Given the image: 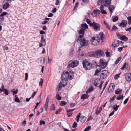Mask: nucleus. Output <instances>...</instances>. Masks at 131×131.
Instances as JSON below:
<instances>
[{
	"label": "nucleus",
	"instance_id": "obj_1",
	"mask_svg": "<svg viewBox=\"0 0 131 131\" xmlns=\"http://www.w3.org/2000/svg\"><path fill=\"white\" fill-rule=\"evenodd\" d=\"M88 54L90 57H94L96 58H98L99 56H103L105 55L104 53L102 51L99 50H96L94 52L89 53Z\"/></svg>",
	"mask_w": 131,
	"mask_h": 131
},
{
	"label": "nucleus",
	"instance_id": "obj_2",
	"mask_svg": "<svg viewBox=\"0 0 131 131\" xmlns=\"http://www.w3.org/2000/svg\"><path fill=\"white\" fill-rule=\"evenodd\" d=\"M103 83L104 81H102L100 78H98L94 80L93 85L95 87H99V89H101Z\"/></svg>",
	"mask_w": 131,
	"mask_h": 131
},
{
	"label": "nucleus",
	"instance_id": "obj_3",
	"mask_svg": "<svg viewBox=\"0 0 131 131\" xmlns=\"http://www.w3.org/2000/svg\"><path fill=\"white\" fill-rule=\"evenodd\" d=\"M82 64L83 67L86 70H89L91 69L92 67V64L86 60L83 61Z\"/></svg>",
	"mask_w": 131,
	"mask_h": 131
},
{
	"label": "nucleus",
	"instance_id": "obj_4",
	"mask_svg": "<svg viewBox=\"0 0 131 131\" xmlns=\"http://www.w3.org/2000/svg\"><path fill=\"white\" fill-rule=\"evenodd\" d=\"M77 42H80V44L81 47H86L89 45V41L86 40L85 38H80L79 40L77 41Z\"/></svg>",
	"mask_w": 131,
	"mask_h": 131
},
{
	"label": "nucleus",
	"instance_id": "obj_5",
	"mask_svg": "<svg viewBox=\"0 0 131 131\" xmlns=\"http://www.w3.org/2000/svg\"><path fill=\"white\" fill-rule=\"evenodd\" d=\"M100 39L97 36H94L91 38L90 41L91 43L94 45H97L99 44Z\"/></svg>",
	"mask_w": 131,
	"mask_h": 131
},
{
	"label": "nucleus",
	"instance_id": "obj_6",
	"mask_svg": "<svg viewBox=\"0 0 131 131\" xmlns=\"http://www.w3.org/2000/svg\"><path fill=\"white\" fill-rule=\"evenodd\" d=\"M79 63V61L77 60H75L73 61H72V60H70L68 63L67 67L69 68L71 67L72 68H74L77 66Z\"/></svg>",
	"mask_w": 131,
	"mask_h": 131
},
{
	"label": "nucleus",
	"instance_id": "obj_7",
	"mask_svg": "<svg viewBox=\"0 0 131 131\" xmlns=\"http://www.w3.org/2000/svg\"><path fill=\"white\" fill-rule=\"evenodd\" d=\"M69 75V73L68 71H64L61 75V78L62 80L63 81H67Z\"/></svg>",
	"mask_w": 131,
	"mask_h": 131
},
{
	"label": "nucleus",
	"instance_id": "obj_8",
	"mask_svg": "<svg viewBox=\"0 0 131 131\" xmlns=\"http://www.w3.org/2000/svg\"><path fill=\"white\" fill-rule=\"evenodd\" d=\"M84 29L83 28H81L80 29L78 32L79 35L76 40V41H78L79 39H80V38H83V36L84 35Z\"/></svg>",
	"mask_w": 131,
	"mask_h": 131
},
{
	"label": "nucleus",
	"instance_id": "obj_9",
	"mask_svg": "<svg viewBox=\"0 0 131 131\" xmlns=\"http://www.w3.org/2000/svg\"><path fill=\"white\" fill-rule=\"evenodd\" d=\"M107 66V64L106 63L104 62L102 59H100L99 61L98 66H99L100 68L103 69L105 68Z\"/></svg>",
	"mask_w": 131,
	"mask_h": 131
},
{
	"label": "nucleus",
	"instance_id": "obj_10",
	"mask_svg": "<svg viewBox=\"0 0 131 131\" xmlns=\"http://www.w3.org/2000/svg\"><path fill=\"white\" fill-rule=\"evenodd\" d=\"M91 27L93 28L95 30L100 31V25L97 23L93 22V24Z\"/></svg>",
	"mask_w": 131,
	"mask_h": 131
},
{
	"label": "nucleus",
	"instance_id": "obj_11",
	"mask_svg": "<svg viewBox=\"0 0 131 131\" xmlns=\"http://www.w3.org/2000/svg\"><path fill=\"white\" fill-rule=\"evenodd\" d=\"M107 72V71L106 70H103L101 71L100 76L101 78L103 79L107 77L106 74Z\"/></svg>",
	"mask_w": 131,
	"mask_h": 131
},
{
	"label": "nucleus",
	"instance_id": "obj_12",
	"mask_svg": "<svg viewBox=\"0 0 131 131\" xmlns=\"http://www.w3.org/2000/svg\"><path fill=\"white\" fill-rule=\"evenodd\" d=\"M115 85L113 83H112L110 85L108 89V92L110 93H112L114 89Z\"/></svg>",
	"mask_w": 131,
	"mask_h": 131
},
{
	"label": "nucleus",
	"instance_id": "obj_13",
	"mask_svg": "<svg viewBox=\"0 0 131 131\" xmlns=\"http://www.w3.org/2000/svg\"><path fill=\"white\" fill-rule=\"evenodd\" d=\"M111 0H105L103 2V5L107 7L109 6L111 4Z\"/></svg>",
	"mask_w": 131,
	"mask_h": 131
},
{
	"label": "nucleus",
	"instance_id": "obj_14",
	"mask_svg": "<svg viewBox=\"0 0 131 131\" xmlns=\"http://www.w3.org/2000/svg\"><path fill=\"white\" fill-rule=\"evenodd\" d=\"M126 81L128 82L131 81V73H127L125 75Z\"/></svg>",
	"mask_w": 131,
	"mask_h": 131
},
{
	"label": "nucleus",
	"instance_id": "obj_15",
	"mask_svg": "<svg viewBox=\"0 0 131 131\" xmlns=\"http://www.w3.org/2000/svg\"><path fill=\"white\" fill-rule=\"evenodd\" d=\"M127 24V22L126 20H123L120 23L119 26L122 27H125L126 26Z\"/></svg>",
	"mask_w": 131,
	"mask_h": 131
},
{
	"label": "nucleus",
	"instance_id": "obj_16",
	"mask_svg": "<svg viewBox=\"0 0 131 131\" xmlns=\"http://www.w3.org/2000/svg\"><path fill=\"white\" fill-rule=\"evenodd\" d=\"M101 13L104 14H106L107 13L105 10H104V7L102 5H101L100 8Z\"/></svg>",
	"mask_w": 131,
	"mask_h": 131
},
{
	"label": "nucleus",
	"instance_id": "obj_17",
	"mask_svg": "<svg viewBox=\"0 0 131 131\" xmlns=\"http://www.w3.org/2000/svg\"><path fill=\"white\" fill-rule=\"evenodd\" d=\"M10 5L8 3H7L5 4H4L3 6V8L5 10L7 9L9 7Z\"/></svg>",
	"mask_w": 131,
	"mask_h": 131
},
{
	"label": "nucleus",
	"instance_id": "obj_18",
	"mask_svg": "<svg viewBox=\"0 0 131 131\" xmlns=\"http://www.w3.org/2000/svg\"><path fill=\"white\" fill-rule=\"evenodd\" d=\"M120 39L121 40L124 41H126L128 39V38L125 35H122L120 37Z\"/></svg>",
	"mask_w": 131,
	"mask_h": 131
},
{
	"label": "nucleus",
	"instance_id": "obj_19",
	"mask_svg": "<svg viewBox=\"0 0 131 131\" xmlns=\"http://www.w3.org/2000/svg\"><path fill=\"white\" fill-rule=\"evenodd\" d=\"M108 7V8L109 11L111 13H112L113 12V10L115 8V7L113 5H110Z\"/></svg>",
	"mask_w": 131,
	"mask_h": 131
},
{
	"label": "nucleus",
	"instance_id": "obj_20",
	"mask_svg": "<svg viewBox=\"0 0 131 131\" xmlns=\"http://www.w3.org/2000/svg\"><path fill=\"white\" fill-rule=\"evenodd\" d=\"M89 97V95L87 93H86V94H84L82 95L81 97V99L84 100L86 99H88Z\"/></svg>",
	"mask_w": 131,
	"mask_h": 131
},
{
	"label": "nucleus",
	"instance_id": "obj_21",
	"mask_svg": "<svg viewBox=\"0 0 131 131\" xmlns=\"http://www.w3.org/2000/svg\"><path fill=\"white\" fill-rule=\"evenodd\" d=\"M86 118L85 116H81L80 118V121L81 122H84L86 121Z\"/></svg>",
	"mask_w": 131,
	"mask_h": 131
},
{
	"label": "nucleus",
	"instance_id": "obj_22",
	"mask_svg": "<svg viewBox=\"0 0 131 131\" xmlns=\"http://www.w3.org/2000/svg\"><path fill=\"white\" fill-rule=\"evenodd\" d=\"M69 76L68 78L69 80H71L72 79V76L74 74V72L72 71H70L69 72Z\"/></svg>",
	"mask_w": 131,
	"mask_h": 131
},
{
	"label": "nucleus",
	"instance_id": "obj_23",
	"mask_svg": "<svg viewBox=\"0 0 131 131\" xmlns=\"http://www.w3.org/2000/svg\"><path fill=\"white\" fill-rule=\"evenodd\" d=\"M92 62V65H94V66H93V68L98 66V65H97V63L96 60H93Z\"/></svg>",
	"mask_w": 131,
	"mask_h": 131
},
{
	"label": "nucleus",
	"instance_id": "obj_24",
	"mask_svg": "<svg viewBox=\"0 0 131 131\" xmlns=\"http://www.w3.org/2000/svg\"><path fill=\"white\" fill-rule=\"evenodd\" d=\"M66 111L67 112L68 116V117L71 115L72 114V112L70 111V110H67Z\"/></svg>",
	"mask_w": 131,
	"mask_h": 131
},
{
	"label": "nucleus",
	"instance_id": "obj_25",
	"mask_svg": "<svg viewBox=\"0 0 131 131\" xmlns=\"http://www.w3.org/2000/svg\"><path fill=\"white\" fill-rule=\"evenodd\" d=\"M122 91V89L120 88H118L117 90L115 91V93L116 94H118L119 93H120Z\"/></svg>",
	"mask_w": 131,
	"mask_h": 131
},
{
	"label": "nucleus",
	"instance_id": "obj_26",
	"mask_svg": "<svg viewBox=\"0 0 131 131\" xmlns=\"http://www.w3.org/2000/svg\"><path fill=\"white\" fill-rule=\"evenodd\" d=\"M86 22L88 24L90 27H91L93 24V22L92 23L91 21L89 19H86Z\"/></svg>",
	"mask_w": 131,
	"mask_h": 131
},
{
	"label": "nucleus",
	"instance_id": "obj_27",
	"mask_svg": "<svg viewBox=\"0 0 131 131\" xmlns=\"http://www.w3.org/2000/svg\"><path fill=\"white\" fill-rule=\"evenodd\" d=\"M61 85L62 83L60 82L59 83L57 88V89L58 90V92H59L61 88L62 87Z\"/></svg>",
	"mask_w": 131,
	"mask_h": 131
},
{
	"label": "nucleus",
	"instance_id": "obj_28",
	"mask_svg": "<svg viewBox=\"0 0 131 131\" xmlns=\"http://www.w3.org/2000/svg\"><path fill=\"white\" fill-rule=\"evenodd\" d=\"M105 0H98L97 4V5H102V3H103V2Z\"/></svg>",
	"mask_w": 131,
	"mask_h": 131
},
{
	"label": "nucleus",
	"instance_id": "obj_29",
	"mask_svg": "<svg viewBox=\"0 0 131 131\" xmlns=\"http://www.w3.org/2000/svg\"><path fill=\"white\" fill-rule=\"evenodd\" d=\"M48 101H47V100L44 106V108L46 111H47L48 108Z\"/></svg>",
	"mask_w": 131,
	"mask_h": 131
},
{
	"label": "nucleus",
	"instance_id": "obj_30",
	"mask_svg": "<svg viewBox=\"0 0 131 131\" xmlns=\"http://www.w3.org/2000/svg\"><path fill=\"white\" fill-rule=\"evenodd\" d=\"M15 90V89H13L11 91V92L13 93V94H16L18 92V90L17 89L16 90Z\"/></svg>",
	"mask_w": 131,
	"mask_h": 131
},
{
	"label": "nucleus",
	"instance_id": "obj_31",
	"mask_svg": "<svg viewBox=\"0 0 131 131\" xmlns=\"http://www.w3.org/2000/svg\"><path fill=\"white\" fill-rule=\"evenodd\" d=\"M119 107V105L117 106V105H115L113 106V109L115 111H116L118 109V107Z\"/></svg>",
	"mask_w": 131,
	"mask_h": 131
},
{
	"label": "nucleus",
	"instance_id": "obj_32",
	"mask_svg": "<svg viewBox=\"0 0 131 131\" xmlns=\"http://www.w3.org/2000/svg\"><path fill=\"white\" fill-rule=\"evenodd\" d=\"M121 57H119L117 59L116 61L115 62V64H117L119 61L121 60Z\"/></svg>",
	"mask_w": 131,
	"mask_h": 131
},
{
	"label": "nucleus",
	"instance_id": "obj_33",
	"mask_svg": "<svg viewBox=\"0 0 131 131\" xmlns=\"http://www.w3.org/2000/svg\"><path fill=\"white\" fill-rule=\"evenodd\" d=\"M103 23L106 26V28L107 29H108L109 30H110V27L108 25V24L105 21H104Z\"/></svg>",
	"mask_w": 131,
	"mask_h": 131
},
{
	"label": "nucleus",
	"instance_id": "obj_34",
	"mask_svg": "<svg viewBox=\"0 0 131 131\" xmlns=\"http://www.w3.org/2000/svg\"><path fill=\"white\" fill-rule=\"evenodd\" d=\"M116 98V96L114 95L113 97L112 98H110V103L111 104L112 103V102L114 101Z\"/></svg>",
	"mask_w": 131,
	"mask_h": 131
},
{
	"label": "nucleus",
	"instance_id": "obj_35",
	"mask_svg": "<svg viewBox=\"0 0 131 131\" xmlns=\"http://www.w3.org/2000/svg\"><path fill=\"white\" fill-rule=\"evenodd\" d=\"M93 90V87H89L86 91V93H87L88 92H90L92 91Z\"/></svg>",
	"mask_w": 131,
	"mask_h": 131
},
{
	"label": "nucleus",
	"instance_id": "obj_36",
	"mask_svg": "<svg viewBox=\"0 0 131 131\" xmlns=\"http://www.w3.org/2000/svg\"><path fill=\"white\" fill-rule=\"evenodd\" d=\"M4 19V17L0 16V25L2 24V23L3 22Z\"/></svg>",
	"mask_w": 131,
	"mask_h": 131
},
{
	"label": "nucleus",
	"instance_id": "obj_37",
	"mask_svg": "<svg viewBox=\"0 0 131 131\" xmlns=\"http://www.w3.org/2000/svg\"><path fill=\"white\" fill-rule=\"evenodd\" d=\"M66 103H67L64 101H61L60 103V106H63L66 105Z\"/></svg>",
	"mask_w": 131,
	"mask_h": 131
},
{
	"label": "nucleus",
	"instance_id": "obj_38",
	"mask_svg": "<svg viewBox=\"0 0 131 131\" xmlns=\"http://www.w3.org/2000/svg\"><path fill=\"white\" fill-rule=\"evenodd\" d=\"M56 98L58 100H61V97L60 96V95L58 94H57L56 96Z\"/></svg>",
	"mask_w": 131,
	"mask_h": 131
},
{
	"label": "nucleus",
	"instance_id": "obj_39",
	"mask_svg": "<svg viewBox=\"0 0 131 131\" xmlns=\"http://www.w3.org/2000/svg\"><path fill=\"white\" fill-rule=\"evenodd\" d=\"M123 94H122V95H119L118 96H117V97L116 98V99L117 100H119L121 99H123Z\"/></svg>",
	"mask_w": 131,
	"mask_h": 131
},
{
	"label": "nucleus",
	"instance_id": "obj_40",
	"mask_svg": "<svg viewBox=\"0 0 131 131\" xmlns=\"http://www.w3.org/2000/svg\"><path fill=\"white\" fill-rule=\"evenodd\" d=\"M118 19V17L117 16H115L113 18L112 21L113 22H115L117 21Z\"/></svg>",
	"mask_w": 131,
	"mask_h": 131
},
{
	"label": "nucleus",
	"instance_id": "obj_41",
	"mask_svg": "<svg viewBox=\"0 0 131 131\" xmlns=\"http://www.w3.org/2000/svg\"><path fill=\"white\" fill-rule=\"evenodd\" d=\"M41 40L40 42L41 43H44L45 42V40L44 38V37L43 36H42L41 37Z\"/></svg>",
	"mask_w": 131,
	"mask_h": 131
},
{
	"label": "nucleus",
	"instance_id": "obj_42",
	"mask_svg": "<svg viewBox=\"0 0 131 131\" xmlns=\"http://www.w3.org/2000/svg\"><path fill=\"white\" fill-rule=\"evenodd\" d=\"M43 83V80L42 78L40 79V81L39 82V85L40 86H42Z\"/></svg>",
	"mask_w": 131,
	"mask_h": 131
},
{
	"label": "nucleus",
	"instance_id": "obj_43",
	"mask_svg": "<svg viewBox=\"0 0 131 131\" xmlns=\"http://www.w3.org/2000/svg\"><path fill=\"white\" fill-rule=\"evenodd\" d=\"M100 72H101V70H100V69H96L95 71V73L94 74V75H98V73H99Z\"/></svg>",
	"mask_w": 131,
	"mask_h": 131
},
{
	"label": "nucleus",
	"instance_id": "obj_44",
	"mask_svg": "<svg viewBox=\"0 0 131 131\" xmlns=\"http://www.w3.org/2000/svg\"><path fill=\"white\" fill-rule=\"evenodd\" d=\"M128 20V23L129 25L131 24V16L128 17L127 18Z\"/></svg>",
	"mask_w": 131,
	"mask_h": 131
},
{
	"label": "nucleus",
	"instance_id": "obj_45",
	"mask_svg": "<svg viewBox=\"0 0 131 131\" xmlns=\"http://www.w3.org/2000/svg\"><path fill=\"white\" fill-rule=\"evenodd\" d=\"M79 2H77L76 3L74 7L73 11H74L77 8Z\"/></svg>",
	"mask_w": 131,
	"mask_h": 131
},
{
	"label": "nucleus",
	"instance_id": "obj_46",
	"mask_svg": "<svg viewBox=\"0 0 131 131\" xmlns=\"http://www.w3.org/2000/svg\"><path fill=\"white\" fill-rule=\"evenodd\" d=\"M120 74H118L114 75V78L115 80H116L119 77Z\"/></svg>",
	"mask_w": 131,
	"mask_h": 131
},
{
	"label": "nucleus",
	"instance_id": "obj_47",
	"mask_svg": "<svg viewBox=\"0 0 131 131\" xmlns=\"http://www.w3.org/2000/svg\"><path fill=\"white\" fill-rule=\"evenodd\" d=\"M81 26L82 27L87 29L88 28V25L86 23H84L81 24Z\"/></svg>",
	"mask_w": 131,
	"mask_h": 131
},
{
	"label": "nucleus",
	"instance_id": "obj_48",
	"mask_svg": "<svg viewBox=\"0 0 131 131\" xmlns=\"http://www.w3.org/2000/svg\"><path fill=\"white\" fill-rule=\"evenodd\" d=\"M99 35L100 36V38L101 40L103 39V32H101L99 34Z\"/></svg>",
	"mask_w": 131,
	"mask_h": 131
},
{
	"label": "nucleus",
	"instance_id": "obj_49",
	"mask_svg": "<svg viewBox=\"0 0 131 131\" xmlns=\"http://www.w3.org/2000/svg\"><path fill=\"white\" fill-rule=\"evenodd\" d=\"M7 13L5 12H3L0 15V16H2V17H4V16H5L7 15Z\"/></svg>",
	"mask_w": 131,
	"mask_h": 131
},
{
	"label": "nucleus",
	"instance_id": "obj_50",
	"mask_svg": "<svg viewBox=\"0 0 131 131\" xmlns=\"http://www.w3.org/2000/svg\"><path fill=\"white\" fill-rule=\"evenodd\" d=\"M3 92H4L5 93L6 95H8L9 93V91L8 90L5 89L4 91Z\"/></svg>",
	"mask_w": 131,
	"mask_h": 131
},
{
	"label": "nucleus",
	"instance_id": "obj_51",
	"mask_svg": "<svg viewBox=\"0 0 131 131\" xmlns=\"http://www.w3.org/2000/svg\"><path fill=\"white\" fill-rule=\"evenodd\" d=\"M99 10H94L92 14H94L95 15H96L97 14V13L99 12Z\"/></svg>",
	"mask_w": 131,
	"mask_h": 131
},
{
	"label": "nucleus",
	"instance_id": "obj_52",
	"mask_svg": "<svg viewBox=\"0 0 131 131\" xmlns=\"http://www.w3.org/2000/svg\"><path fill=\"white\" fill-rule=\"evenodd\" d=\"M74 51V49H71L69 53L70 55H72L73 54Z\"/></svg>",
	"mask_w": 131,
	"mask_h": 131
},
{
	"label": "nucleus",
	"instance_id": "obj_53",
	"mask_svg": "<svg viewBox=\"0 0 131 131\" xmlns=\"http://www.w3.org/2000/svg\"><path fill=\"white\" fill-rule=\"evenodd\" d=\"M77 123L75 122H74L73 123V125L72 127L73 128H75L77 127Z\"/></svg>",
	"mask_w": 131,
	"mask_h": 131
},
{
	"label": "nucleus",
	"instance_id": "obj_54",
	"mask_svg": "<svg viewBox=\"0 0 131 131\" xmlns=\"http://www.w3.org/2000/svg\"><path fill=\"white\" fill-rule=\"evenodd\" d=\"M130 66L129 64H127L126 67V69L127 70H129L130 69Z\"/></svg>",
	"mask_w": 131,
	"mask_h": 131
},
{
	"label": "nucleus",
	"instance_id": "obj_55",
	"mask_svg": "<svg viewBox=\"0 0 131 131\" xmlns=\"http://www.w3.org/2000/svg\"><path fill=\"white\" fill-rule=\"evenodd\" d=\"M55 105H54V104H52V105L51 107V110H55Z\"/></svg>",
	"mask_w": 131,
	"mask_h": 131
},
{
	"label": "nucleus",
	"instance_id": "obj_56",
	"mask_svg": "<svg viewBox=\"0 0 131 131\" xmlns=\"http://www.w3.org/2000/svg\"><path fill=\"white\" fill-rule=\"evenodd\" d=\"M91 127L90 126H88L83 131H88L90 129Z\"/></svg>",
	"mask_w": 131,
	"mask_h": 131
},
{
	"label": "nucleus",
	"instance_id": "obj_57",
	"mask_svg": "<svg viewBox=\"0 0 131 131\" xmlns=\"http://www.w3.org/2000/svg\"><path fill=\"white\" fill-rule=\"evenodd\" d=\"M110 53L108 52V51H107L106 52L105 54L107 57H109L110 56Z\"/></svg>",
	"mask_w": 131,
	"mask_h": 131
},
{
	"label": "nucleus",
	"instance_id": "obj_58",
	"mask_svg": "<svg viewBox=\"0 0 131 131\" xmlns=\"http://www.w3.org/2000/svg\"><path fill=\"white\" fill-rule=\"evenodd\" d=\"M40 125H42V124L45 125V124L44 121L40 120Z\"/></svg>",
	"mask_w": 131,
	"mask_h": 131
},
{
	"label": "nucleus",
	"instance_id": "obj_59",
	"mask_svg": "<svg viewBox=\"0 0 131 131\" xmlns=\"http://www.w3.org/2000/svg\"><path fill=\"white\" fill-rule=\"evenodd\" d=\"M117 29V27L115 26L114 25L113 26V27L112 29V30L113 31L114 30H116Z\"/></svg>",
	"mask_w": 131,
	"mask_h": 131
},
{
	"label": "nucleus",
	"instance_id": "obj_60",
	"mask_svg": "<svg viewBox=\"0 0 131 131\" xmlns=\"http://www.w3.org/2000/svg\"><path fill=\"white\" fill-rule=\"evenodd\" d=\"M1 90L2 91V92L4 91V90L5 89L4 88V87L3 84H2V86L1 87Z\"/></svg>",
	"mask_w": 131,
	"mask_h": 131
},
{
	"label": "nucleus",
	"instance_id": "obj_61",
	"mask_svg": "<svg viewBox=\"0 0 131 131\" xmlns=\"http://www.w3.org/2000/svg\"><path fill=\"white\" fill-rule=\"evenodd\" d=\"M127 63H125L121 69L122 70H123L125 67H126V66L127 65Z\"/></svg>",
	"mask_w": 131,
	"mask_h": 131
},
{
	"label": "nucleus",
	"instance_id": "obj_62",
	"mask_svg": "<svg viewBox=\"0 0 131 131\" xmlns=\"http://www.w3.org/2000/svg\"><path fill=\"white\" fill-rule=\"evenodd\" d=\"M61 109H59L58 110H57L56 112H55V114H58L59 112H60L61 111Z\"/></svg>",
	"mask_w": 131,
	"mask_h": 131
},
{
	"label": "nucleus",
	"instance_id": "obj_63",
	"mask_svg": "<svg viewBox=\"0 0 131 131\" xmlns=\"http://www.w3.org/2000/svg\"><path fill=\"white\" fill-rule=\"evenodd\" d=\"M15 100L16 102H20V100L18 97L15 98Z\"/></svg>",
	"mask_w": 131,
	"mask_h": 131
},
{
	"label": "nucleus",
	"instance_id": "obj_64",
	"mask_svg": "<svg viewBox=\"0 0 131 131\" xmlns=\"http://www.w3.org/2000/svg\"><path fill=\"white\" fill-rule=\"evenodd\" d=\"M126 31H129V32H131V27H130L128 29H125Z\"/></svg>",
	"mask_w": 131,
	"mask_h": 131
}]
</instances>
